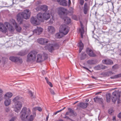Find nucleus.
<instances>
[{
    "instance_id": "3",
    "label": "nucleus",
    "mask_w": 121,
    "mask_h": 121,
    "mask_svg": "<svg viewBox=\"0 0 121 121\" xmlns=\"http://www.w3.org/2000/svg\"><path fill=\"white\" fill-rule=\"evenodd\" d=\"M8 30L11 32L14 31V29L12 26L7 22L4 23V24L2 23H0V31L4 33H6Z\"/></svg>"
},
{
    "instance_id": "22",
    "label": "nucleus",
    "mask_w": 121,
    "mask_h": 121,
    "mask_svg": "<svg viewBox=\"0 0 121 121\" xmlns=\"http://www.w3.org/2000/svg\"><path fill=\"white\" fill-rule=\"evenodd\" d=\"M4 103L5 106H9L11 103V99H5Z\"/></svg>"
},
{
    "instance_id": "43",
    "label": "nucleus",
    "mask_w": 121,
    "mask_h": 121,
    "mask_svg": "<svg viewBox=\"0 0 121 121\" xmlns=\"http://www.w3.org/2000/svg\"><path fill=\"white\" fill-rule=\"evenodd\" d=\"M16 119V117H13L9 121H14Z\"/></svg>"
},
{
    "instance_id": "42",
    "label": "nucleus",
    "mask_w": 121,
    "mask_h": 121,
    "mask_svg": "<svg viewBox=\"0 0 121 121\" xmlns=\"http://www.w3.org/2000/svg\"><path fill=\"white\" fill-rule=\"evenodd\" d=\"M13 3L17 4L19 2V0H13Z\"/></svg>"
},
{
    "instance_id": "13",
    "label": "nucleus",
    "mask_w": 121,
    "mask_h": 121,
    "mask_svg": "<svg viewBox=\"0 0 121 121\" xmlns=\"http://www.w3.org/2000/svg\"><path fill=\"white\" fill-rule=\"evenodd\" d=\"M37 42L40 44H45L48 43L49 42V41L46 39L41 38L38 39Z\"/></svg>"
},
{
    "instance_id": "48",
    "label": "nucleus",
    "mask_w": 121,
    "mask_h": 121,
    "mask_svg": "<svg viewBox=\"0 0 121 121\" xmlns=\"http://www.w3.org/2000/svg\"><path fill=\"white\" fill-rule=\"evenodd\" d=\"M113 73L111 72H107V74L108 76L111 75L113 74Z\"/></svg>"
},
{
    "instance_id": "38",
    "label": "nucleus",
    "mask_w": 121,
    "mask_h": 121,
    "mask_svg": "<svg viewBox=\"0 0 121 121\" xmlns=\"http://www.w3.org/2000/svg\"><path fill=\"white\" fill-rule=\"evenodd\" d=\"M86 54L84 53H83L82 54L81 57V60L84 59L86 58Z\"/></svg>"
},
{
    "instance_id": "59",
    "label": "nucleus",
    "mask_w": 121,
    "mask_h": 121,
    "mask_svg": "<svg viewBox=\"0 0 121 121\" xmlns=\"http://www.w3.org/2000/svg\"><path fill=\"white\" fill-rule=\"evenodd\" d=\"M2 99V96H0V102Z\"/></svg>"
},
{
    "instance_id": "12",
    "label": "nucleus",
    "mask_w": 121,
    "mask_h": 121,
    "mask_svg": "<svg viewBox=\"0 0 121 121\" xmlns=\"http://www.w3.org/2000/svg\"><path fill=\"white\" fill-rule=\"evenodd\" d=\"M30 22L31 23L34 25H38L39 24L40 22L37 18V17H32L30 19Z\"/></svg>"
},
{
    "instance_id": "58",
    "label": "nucleus",
    "mask_w": 121,
    "mask_h": 121,
    "mask_svg": "<svg viewBox=\"0 0 121 121\" xmlns=\"http://www.w3.org/2000/svg\"><path fill=\"white\" fill-rule=\"evenodd\" d=\"M71 3V1L70 0H68V3H69V5H70V4Z\"/></svg>"
},
{
    "instance_id": "6",
    "label": "nucleus",
    "mask_w": 121,
    "mask_h": 121,
    "mask_svg": "<svg viewBox=\"0 0 121 121\" xmlns=\"http://www.w3.org/2000/svg\"><path fill=\"white\" fill-rule=\"evenodd\" d=\"M69 27L66 25H62L60 26L59 31L62 32L64 35H66L69 32Z\"/></svg>"
},
{
    "instance_id": "31",
    "label": "nucleus",
    "mask_w": 121,
    "mask_h": 121,
    "mask_svg": "<svg viewBox=\"0 0 121 121\" xmlns=\"http://www.w3.org/2000/svg\"><path fill=\"white\" fill-rule=\"evenodd\" d=\"M81 28L79 29V30L81 33V37L82 38L83 37V35L84 32V30L83 27V26H81Z\"/></svg>"
},
{
    "instance_id": "40",
    "label": "nucleus",
    "mask_w": 121,
    "mask_h": 121,
    "mask_svg": "<svg viewBox=\"0 0 121 121\" xmlns=\"http://www.w3.org/2000/svg\"><path fill=\"white\" fill-rule=\"evenodd\" d=\"M37 107L33 108H32V110L33 112V113H34V112H35V111L37 110Z\"/></svg>"
},
{
    "instance_id": "24",
    "label": "nucleus",
    "mask_w": 121,
    "mask_h": 121,
    "mask_svg": "<svg viewBox=\"0 0 121 121\" xmlns=\"http://www.w3.org/2000/svg\"><path fill=\"white\" fill-rule=\"evenodd\" d=\"M57 1L60 5L63 6L67 5V2L65 0H57Z\"/></svg>"
},
{
    "instance_id": "49",
    "label": "nucleus",
    "mask_w": 121,
    "mask_h": 121,
    "mask_svg": "<svg viewBox=\"0 0 121 121\" xmlns=\"http://www.w3.org/2000/svg\"><path fill=\"white\" fill-rule=\"evenodd\" d=\"M48 84L49 86L51 87H52V83L50 82H48V83H47Z\"/></svg>"
},
{
    "instance_id": "60",
    "label": "nucleus",
    "mask_w": 121,
    "mask_h": 121,
    "mask_svg": "<svg viewBox=\"0 0 121 121\" xmlns=\"http://www.w3.org/2000/svg\"><path fill=\"white\" fill-rule=\"evenodd\" d=\"M62 111V110H60L57 111L56 112H57V113H59V112H61Z\"/></svg>"
},
{
    "instance_id": "23",
    "label": "nucleus",
    "mask_w": 121,
    "mask_h": 121,
    "mask_svg": "<svg viewBox=\"0 0 121 121\" xmlns=\"http://www.w3.org/2000/svg\"><path fill=\"white\" fill-rule=\"evenodd\" d=\"M102 62L103 63L106 64L112 65L113 64L112 60L108 59L103 60Z\"/></svg>"
},
{
    "instance_id": "21",
    "label": "nucleus",
    "mask_w": 121,
    "mask_h": 121,
    "mask_svg": "<svg viewBox=\"0 0 121 121\" xmlns=\"http://www.w3.org/2000/svg\"><path fill=\"white\" fill-rule=\"evenodd\" d=\"M90 7L89 5H88L86 3H85L83 8V11L85 14L87 13V12L88 11Z\"/></svg>"
},
{
    "instance_id": "50",
    "label": "nucleus",
    "mask_w": 121,
    "mask_h": 121,
    "mask_svg": "<svg viewBox=\"0 0 121 121\" xmlns=\"http://www.w3.org/2000/svg\"><path fill=\"white\" fill-rule=\"evenodd\" d=\"M84 3V2L83 0H80V3L81 5H82Z\"/></svg>"
},
{
    "instance_id": "63",
    "label": "nucleus",
    "mask_w": 121,
    "mask_h": 121,
    "mask_svg": "<svg viewBox=\"0 0 121 121\" xmlns=\"http://www.w3.org/2000/svg\"><path fill=\"white\" fill-rule=\"evenodd\" d=\"M64 118H65L67 119H69V118L67 116H65V117Z\"/></svg>"
},
{
    "instance_id": "52",
    "label": "nucleus",
    "mask_w": 121,
    "mask_h": 121,
    "mask_svg": "<svg viewBox=\"0 0 121 121\" xmlns=\"http://www.w3.org/2000/svg\"><path fill=\"white\" fill-rule=\"evenodd\" d=\"M118 117L119 118H121V112L119 113L118 115Z\"/></svg>"
},
{
    "instance_id": "64",
    "label": "nucleus",
    "mask_w": 121,
    "mask_h": 121,
    "mask_svg": "<svg viewBox=\"0 0 121 121\" xmlns=\"http://www.w3.org/2000/svg\"><path fill=\"white\" fill-rule=\"evenodd\" d=\"M57 113V112L56 111L54 113L53 115H56Z\"/></svg>"
},
{
    "instance_id": "62",
    "label": "nucleus",
    "mask_w": 121,
    "mask_h": 121,
    "mask_svg": "<svg viewBox=\"0 0 121 121\" xmlns=\"http://www.w3.org/2000/svg\"><path fill=\"white\" fill-rule=\"evenodd\" d=\"M92 78H93L95 79L96 80L97 79V78H96L94 76H92Z\"/></svg>"
},
{
    "instance_id": "1",
    "label": "nucleus",
    "mask_w": 121,
    "mask_h": 121,
    "mask_svg": "<svg viewBox=\"0 0 121 121\" xmlns=\"http://www.w3.org/2000/svg\"><path fill=\"white\" fill-rule=\"evenodd\" d=\"M30 114V110L29 108H27L26 107H24L20 113V117L22 120L26 119L27 121H33L36 116V112H34L33 114L31 115L29 118H28Z\"/></svg>"
},
{
    "instance_id": "41",
    "label": "nucleus",
    "mask_w": 121,
    "mask_h": 121,
    "mask_svg": "<svg viewBox=\"0 0 121 121\" xmlns=\"http://www.w3.org/2000/svg\"><path fill=\"white\" fill-rule=\"evenodd\" d=\"M112 69L113 70H115V69H118V65H116L114 66H113L112 67Z\"/></svg>"
},
{
    "instance_id": "39",
    "label": "nucleus",
    "mask_w": 121,
    "mask_h": 121,
    "mask_svg": "<svg viewBox=\"0 0 121 121\" xmlns=\"http://www.w3.org/2000/svg\"><path fill=\"white\" fill-rule=\"evenodd\" d=\"M101 99H101L99 98L98 96H96L94 98V100L95 102H97L99 99L101 100Z\"/></svg>"
},
{
    "instance_id": "25",
    "label": "nucleus",
    "mask_w": 121,
    "mask_h": 121,
    "mask_svg": "<svg viewBox=\"0 0 121 121\" xmlns=\"http://www.w3.org/2000/svg\"><path fill=\"white\" fill-rule=\"evenodd\" d=\"M106 67L102 65H98L95 67V69L96 70L104 69Z\"/></svg>"
},
{
    "instance_id": "27",
    "label": "nucleus",
    "mask_w": 121,
    "mask_h": 121,
    "mask_svg": "<svg viewBox=\"0 0 121 121\" xmlns=\"http://www.w3.org/2000/svg\"><path fill=\"white\" fill-rule=\"evenodd\" d=\"M43 59L42 57V56L41 55L38 54L37 55V61L38 62H41L42 61Z\"/></svg>"
},
{
    "instance_id": "19",
    "label": "nucleus",
    "mask_w": 121,
    "mask_h": 121,
    "mask_svg": "<svg viewBox=\"0 0 121 121\" xmlns=\"http://www.w3.org/2000/svg\"><path fill=\"white\" fill-rule=\"evenodd\" d=\"M48 7L45 5H43L39 6L38 8L36 9L37 11L43 10V11H46L47 10Z\"/></svg>"
},
{
    "instance_id": "20",
    "label": "nucleus",
    "mask_w": 121,
    "mask_h": 121,
    "mask_svg": "<svg viewBox=\"0 0 121 121\" xmlns=\"http://www.w3.org/2000/svg\"><path fill=\"white\" fill-rule=\"evenodd\" d=\"M13 95V94L11 92H8L5 93L4 95L3 98L4 99H9L11 98Z\"/></svg>"
},
{
    "instance_id": "46",
    "label": "nucleus",
    "mask_w": 121,
    "mask_h": 121,
    "mask_svg": "<svg viewBox=\"0 0 121 121\" xmlns=\"http://www.w3.org/2000/svg\"><path fill=\"white\" fill-rule=\"evenodd\" d=\"M37 110L39 112H41L42 110V108L40 107H37Z\"/></svg>"
},
{
    "instance_id": "37",
    "label": "nucleus",
    "mask_w": 121,
    "mask_h": 121,
    "mask_svg": "<svg viewBox=\"0 0 121 121\" xmlns=\"http://www.w3.org/2000/svg\"><path fill=\"white\" fill-rule=\"evenodd\" d=\"M87 63L88 64L90 65L93 64L95 63L94 61L93 60H89L87 61Z\"/></svg>"
},
{
    "instance_id": "36",
    "label": "nucleus",
    "mask_w": 121,
    "mask_h": 121,
    "mask_svg": "<svg viewBox=\"0 0 121 121\" xmlns=\"http://www.w3.org/2000/svg\"><path fill=\"white\" fill-rule=\"evenodd\" d=\"M69 112H66V115H69L70 114L72 115L73 114V111L72 109H69Z\"/></svg>"
},
{
    "instance_id": "51",
    "label": "nucleus",
    "mask_w": 121,
    "mask_h": 121,
    "mask_svg": "<svg viewBox=\"0 0 121 121\" xmlns=\"http://www.w3.org/2000/svg\"><path fill=\"white\" fill-rule=\"evenodd\" d=\"M3 90L1 89L0 88V95H1L3 93Z\"/></svg>"
},
{
    "instance_id": "14",
    "label": "nucleus",
    "mask_w": 121,
    "mask_h": 121,
    "mask_svg": "<svg viewBox=\"0 0 121 121\" xmlns=\"http://www.w3.org/2000/svg\"><path fill=\"white\" fill-rule=\"evenodd\" d=\"M43 29L41 27H37V28L34 30L33 31L34 34H36L39 35L43 31Z\"/></svg>"
},
{
    "instance_id": "29",
    "label": "nucleus",
    "mask_w": 121,
    "mask_h": 121,
    "mask_svg": "<svg viewBox=\"0 0 121 121\" xmlns=\"http://www.w3.org/2000/svg\"><path fill=\"white\" fill-rule=\"evenodd\" d=\"M64 20L65 23L66 24H69L71 22V19L69 17H65L63 18Z\"/></svg>"
},
{
    "instance_id": "47",
    "label": "nucleus",
    "mask_w": 121,
    "mask_h": 121,
    "mask_svg": "<svg viewBox=\"0 0 121 121\" xmlns=\"http://www.w3.org/2000/svg\"><path fill=\"white\" fill-rule=\"evenodd\" d=\"M121 77V73L117 75H116L114 76V78H118L120 77Z\"/></svg>"
},
{
    "instance_id": "7",
    "label": "nucleus",
    "mask_w": 121,
    "mask_h": 121,
    "mask_svg": "<svg viewBox=\"0 0 121 121\" xmlns=\"http://www.w3.org/2000/svg\"><path fill=\"white\" fill-rule=\"evenodd\" d=\"M59 46L57 44H50L48 45L45 47L46 49H48L50 52H52L55 49L58 48Z\"/></svg>"
},
{
    "instance_id": "17",
    "label": "nucleus",
    "mask_w": 121,
    "mask_h": 121,
    "mask_svg": "<svg viewBox=\"0 0 121 121\" xmlns=\"http://www.w3.org/2000/svg\"><path fill=\"white\" fill-rule=\"evenodd\" d=\"M87 53L89 56L91 57H95V54L94 53L93 51L89 48H87L86 50Z\"/></svg>"
},
{
    "instance_id": "8",
    "label": "nucleus",
    "mask_w": 121,
    "mask_h": 121,
    "mask_svg": "<svg viewBox=\"0 0 121 121\" xmlns=\"http://www.w3.org/2000/svg\"><path fill=\"white\" fill-rule=\"evenodd\" d=\"M54 12L52 10L48 11L43 13L44 21L48 20L51 17V15H53Z\"/></svg>"
},
{
    "instance_id": "28",
    "label": "nucleus",
    "mask_w": 121,
    "mask_h": 121,
    "mask_svg": "<svg viewBox=\"0 0 121 121\" xmlns=\"http://www.w3.org/2000/svg\"><path fill=\"white\" fill-rule=\"evenodd\" d=\"M63 35H64L63 34L59 31V33H57L55 35V36L56 38H60L63 37Z\"/></svg>"
},
{
    "instance_id": "18",
    "label": "nucleus",
    "mask_w": 121,
    "mask_h": 121,
    "mask_svg": "<svg viewBox=\"0 0 121 121\" xmlns=\"http://www.w3.org/2000/svg\"><path fill=\"white\" fill-rule=\"evenodd\" d=\"M48 31L49 34H53L55 32V28L52 26H49L48 28Z\"/></svg>"
},
{
    "instance_id": "26",
    "label": "nucleus",
    "mask_w": 121,
    "mask_h": 121,
    "mask_svg": "<svg viewBox=\"0 0 121 121\" xmlns=\"http://www.w3.org/2000/svg\"><path fill=\"white\" fill-rule=\"evenodd\" d=\"M88 105V103H81L78 105V106L83 108H85Z\"/></svg>"
},
{
    "instance_id": "32",
    "label": "nucleus",
    "mask_w": 121,
    "mask_h": 121,
    "mask_svg": "<svg viewBox=\"0 0 121 121\" xmlns=\"http://www.w3.org/2000/svg\"><path fill=\"white\" fill-rule=\"evenodd\" d=\"M17 58V57L13 56H10L9 57V59L12 61L16 62Z\"/></svg>"
},
{
    "instance_id": "33",
    "label": "nucleus",
    "mask_w": 121,
    "mask_h": 121,
    "mask_svg": "<svg viewBox=\"0 0 121 121\" xmlns=\"http://www.w3.org/2000/svg\"><path fill=\"white\" fill-rule=\"evenodd\" d=\"M16 62H17L19 64H22V59L19 58L17 57Z\"/></svg>"
},
{
    "instance_id": "61",
    "label": "nucleus",
    "mask_w": 121,
    "mask_h": 121,
    "mask_svg": "<svg viewBox=\"0 0 121 121\" xmlns=\"http://www.w3.org/2000/svg\"><path fill=\"white\" fill-rule=\"evenodd\" d=\"M9 110V109L8 108H6L5 109V111L7 112H8Z\"/></svg>"
},
{
    "instance_id": "2",
    "label": "nucleus",
    "mask_w": 121,
    "mask_h": 121,
    "mask_svg": "<svg viewBox=\"0 0 121 121\" xmlns=\"http://www.w3.org/2000/svg\"><path fill=\"white\" fill-rule=\"evenodd\" d=\"M31 13L28 9L25 10L22 13H19L17 16V19L19 23L21 24L23 21L22 18L25 19L29 18L30 16Z\"/></svg>"
},
{
    "instance_id": "5",
    "label": "nucleus",
    "mask_w": 121,
    "mask_h": 121,
    "mask_svg": "<svg viewBox=\"0 0 121 121\" xmlns=\"http://www.w3.org/2000/svg\"><path fill=\"white\" fill-rule=\"evenodd\" d=\"M23 103L18 101L17 103H15L13 105V108L14 109V111L17 113H18L20 111L22 107V104Z\"/></svg>"
},
{
    "instance_id": "30",
    "label": "nucleus",
    "mask_w": 121,
    "mask_h": 121,
    "mask_svg": "<svg viewBox=\"0 0 121 121\" xmlns=\"http://www.w3.org/2000/svg\"><path fill=\"white\" fill-rule=\"evenodd\" d=\"M78 45L80 48L79 52L80 53L81 52L82 50L83 49L84 45L81 42V41H80L78 43Z\"/></svg>"
},
{
    "instance_id": "34",
    "label": "nucleus",
    "mask_w": 121,
    "mask_h": 121,
    "mask_svg": "<svg viewBox=\"0 0 121 121\" xmlns=\"http://www.w3.org/2000/svg\"><path fill=\"white\" fill-rule=\"evenodd\" d=\"M111 100V94H108L107 95V102H109Z\"/></svg>"
},
{
    "instance_id": "9",
    "label": "nucleus",
    "mask_w": 121,
    "mask_h": 121,
    "mask_svg": "<svg viewBox=\"0 0 121 121\" xmlns=\"http://www.w3.org/2000/svg\"><path fill=\"white\" fill-rule=\"evenodd\" d=\"M10 23L13 24V25L15 26L17 31L18 32H20L21 30L22 29L21 27L17 26V23L13 19H11L10 20Z\"/></svg>"
},
{
    "instance_id": "45",
    "label": "nucleus",
    "mask_w": 121,
    "mask_h": 121,
    "mask_svg": "<svg viewBox=\"0 0 121 121\" xmlns=\"http://www.w3.org/2000/svg\"><path fill=\"white\" fill-rule=\"evenodd\" d=\"M113 111V110L112 109H110L108 110V113L109 114H112Z\"/></svg>"
},
{
    "instance_id": "10",
    "label": "nucleus",
    "mask_w": 121,
    "mask_h": 121,
    "mask_svg": "<svg viewBox=\"0 0 121 121\" xmlns=\"http://www.w3.org/2000/svg\"><path fill=\"white\" fill-rule=\"evenodd\" d=\"M120 95L117 94L116 92H113L112 94V100L113 102H115L116 100H119Z\"/></svg>"
},
{
    "instance_id": "54",
    "label": "nucleus",
    "mask_w": 121,
    "mask_h": 121,
    "mask_svg": "<svg viewBox=\"0 0 121 121\" xmlns=\"http://www.w3.org/2000/svg\"><path fill=\"white\" fill-rule=\"evenodd\" d=\"M112 120L113 121H116V117L115 116H113L112 117Z\"/></svg>"
},
{
    "instance_id": "11",
    "label": "nucleus",
    "mask_w": 121,
    "mask_h": 121,
    "mask_svg": "<svg viewBox=\"0 0 121 121\" xmlns=\"http://www.w3.org/2000/svg\"><path fill=\"white\" fill-rule=\"evenodd\" d=\"M67 10L66 9L62 7H61L58 8V13L60 17L62 18V17L61 15H63L66 12Z\"/></svg>"
},
{
    "instance_id": "16",
    "label": "nucleus",
    "mask_w": 121,
    "mask_h": 121,
    "mask_svg": "<svg viewBox=\"0 0 121 121\" xmlns=\"http://www.w3.org/2000/svg\"><path fill=\"white\" fill-rule=\"evenodd\" d=\"M13 101L14 103H17L18 101H20V102L23 103L24 99L22 97L17 96L15 97L13 100Z\"/></svg>"
},
{
    "instance_id": "56",
    "label": "nucleus",
    "mask_w": 121,
    "mask_h": 121,
    "mask_svg": "<svg viewBox=\"0 0 121 121\" xmlns=\"http://www.w3.org/2000/svg\"><path fill=\"white\" fill-rule=\"evenodd\" d=\"M45 79L46 80L47 82V83H48V82H49V81H48V79L47 78L45 77Z\"/></svg>"
},
{
    "instance_id": "44",
    "label": "nucleus",
    "mask_w": 121,
    "mask_h": 121,
    "mask_svg": "<svg viewBox=\"0 0 121 121\" xmlns=\"http://www.w3.org/2000/svg\"><path fill=\"white\" fill-rule=\"evenodd\" d=\"M50 92L53 95H54L55 94V93L54 92V91L51 89H50Z\"/></svg>"
},
{
    "instance_id": "35",
    "label": "nucleus",
    "mask_w": 121,
    "mask_h": 121,
    "mask_svg": "<svg viewBox=\"0 0 121 121\" xmlns=\"http://www.w3.org/2000/svg\"><path fill=\"white\" fill-rule=\"evenodd\" d=\"M52 18L49 21V23L50 24H52L54 22V19L53 15H52Z\"/></svg>"
},
{
    "instance_id": "15",
    "label": "nucleus",
    "mask_w": 121,
    "mask_h": 121,
    "mask_svg": "<svg viewBox=\"0 0 121 121\" xmlns=\"http://www.w3.org/2000/svg\"><path fill=\"white\" fill-rule=\"evenodd\" d=\"M36 17L40 22L44 21L43 13H39L37 14Z\"/></svg>"
},
{
    "instance_id": "4",
    "label": "nucleus",
    "mask_w": 121,
    "mask_h": 121,
    "mask_svg": "<svg viewBox=\"0 0 121 121\" xmlns=\"http://www.w3.org/2000/svg\"><path fill=\"white\" fill-rule=\"evenodd\" d=\"M36 52L34 51H32L30 52L28 55L26 61L27 62H33L35 60Z\"/></svg>"
},
{
    "instance_id": "55",
    "label": "nucleus",
    "mask_w": 121,
    "mask_h": 121,
    "mask_svg": "<svg viewBox=\"0 0 121 121\" xmlns=\"http://www.w3.org/2000/svg\"><path fill=\"white\" fill-rule=\"evenodd\" d=\"M83 68L85 69H86V70H88L89 71H90V70L87 68H86L84 67H83Z\"/></svg>"
},
{
    "instance_id": "53",
    "label": "nucleus",
    "mask_w": 121,
    "mask_h": 121,
    "mask_svg": "<svg viewBox=\"0 0 121 121\" xmlns=\"http://www.w3.org/2000/svg\"><path fill=\"white\" fill-rule=\"evenodd\" d=\"M28 93L31 96H33V94L31 91H29Z\"/></svg>"
},
{
    "instance_id": "57",
    "label": "nucleus",
    "mask_w": 121,
    "mask_h": 121,
    "mask_svg": "<svg viewBox=\"0 0 121 121\" xmlns=\"http://www.w3.org/2000/svg\"><path fill=\"white\" fill-rule=\"evenodd\" d=\"M26 54V53H24V54L22 53V54H20V53L19 54V55H21V56H23L25 55Z\"/></svg>"
}]
</instances>
